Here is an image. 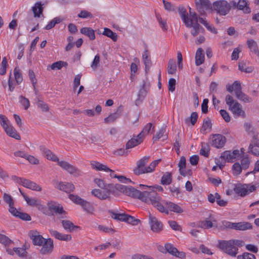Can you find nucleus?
Instances as JSON below:
<instances>
[{
  "label": "nucleus",
  "instance_id": "0eeeda50",
  "mask_svg": "<svg viewBox=\"0 0 259 259\" xmlns=\"http://www.w3.org/2000/svg\"><path fill=\"white\" fill-rule=\"evenodd\" d=\"M230 4L226 1H217L213 4L214 10L221 15H226L230 10Z\"/></svg>",
  "mask_w": 259,
  "mask_h": 259
},
{
  "label": "nucleus",
  "instance_id": "6e6552de",
  "mask_svg": "<svg viewBox=\"0 0 259 259\" xmlns=\"http://www.w3.org/2000/svg\"><path fill=\"white\" fill-rule=\"evenodd\" d=\"M210 140L211 145L217 148H222L226 142L225 137L220 134L212 135Z\"/></svg>",
  "mask_w": 259,
  "mask_h": 259
},
{
  "label": "nucleus",
  "instance_id": "4be33fe9",
  "mask_svg": "<svg viewBox=\"0 0 259 259\" xmlns=\"http://www.w3.org/2000/svg\"><path fill=\"white\" fill-rule=\"evenodd\" d=\"M30 237L35 245L41 246L44 242L46 240L42 236L39 235L38 233L36 231L31 233Z\"/></svg>",
  "mask_w": 259,
  "mask_h": 259
},
{
  "label": "nucleus",
  "instance_id": "20e7f679",
  "mask_svg": "<svg viewBox=\"0 0 259 259\" xmlns=\"http://www.w3.org/2000/svg\"><path fill=\"white\" fill-rule=\"evenodd\" d=\"M149 158L150 156H145L137 161V166L133 170L135 175H140L153 171L156 165L161 160L160 159L154 160L148 166L146 167L145 165L148 163Z\"/></svg>",
  "mask_w": 259,
  "mask_h": 259
},
{
  "label": "nucleus",
  "instance_id": "864d4df0",
  "mask_svg": "<svg viewBox=\"0 0 259 259\" xmlns=\"http://www.w3.org/2000/svg\"><path fill=\"white\" fill-rule=\"evenodd\" d=\"M14 73L16 82L18 84L20 83L22 81L23 77L20 69L18 67H15L14 70Z\"/></svg>",
  "mask_w": 259,
  "mask_h": 259
},
{
  "label": "nucleus",
  "instance_id": "6e6d98bb",
  "mask_svg": "<svg viewBox=\"0 0 259 259\" xmlns=\"http://www.w3.org/2000/svg\"><path fill=\"white\" fill-rule=\"evenodd\" d=\"M164 9L169 12H174L176 11V7L169 2L166 1L165 0L162 1Z\"/></svg>",
  "mask_w": 259,
  "mask_h": 259
},
{
  "label": "nucleus",
  "instance_id": "ea45409f",
  "mask_svg": "<svg viewBox=\"0 0 259 259\" xmlns=\"http://www.w3.org/2000/svg\"><path fill=\"white\" fill-rule=\"evenodd\" d=\"M172 182L171 173L167 172L165 173L161 178V184L163 185H168Z\"/></svg>",
  "mask_w": 259,
  "mask_h": 259
},
{
  "label": "nucleus",
  "instance_id": "37998d69",
  "mask_svg": "<svg viewBox=\"0 0 259 259\" xmlns=\"http://www.w3.org/2000/svg\"><path fill=\"white\" fill-rule=\"evenodd\" d=\"M140 187L142 189L144 190L148 188L149 189V191H154L159 196L160 195L157 193V191L161 192L163 191V188L159 185H155L154 186H148L144 185H140Z\"/></svg>",
  "mask_w": 259,
  "mask_h": 259
},
{
  "label": "nucleus",
  "instance_id": "c9c22d12",
  "mask_svg": "<svg viewBox=\"0 0 259 259\" xmlns=\"http://www.w3.org/2000/svg\"><path fill=\"white\" fill-rule=\"evenodd\" d=\"M235 94L236 97L240 101L244 103H250L252 99L242 92V90L238 91Z\"/></svg>",
  "mask_w": 259,
  "mask_h": 259
},
{
  "label": "nucleus",
  "instance_id": "7c9ffc66",
  "mask_svg": "<svg viewBox=\"0 0 259 259\" xmlns=\"http://www.w3.org/2000/svg\"><path fill=\"white\" fill-rule=\"evenodd\" d=\"M204 62V51L202 48H199L196 51L195 55V64L196 66H199L203 64Z\"/></svg>",
  "mask_w": 259,
  "mask_h": 259
},
{
  "label": "nucleus",
  "instance_id": "0e129e2a",
  "mask_svg": "<svg viewBox=\"0 0 259 259\" xmlns=\"http://www.w3.org/2000/svg\"><path fill=\"white\" fill-rule=\"evenodd\" d=\"M37 106L44 112H48L49 110L48 105L42 101L38 100L36 102Z\"/></svg>",
  "mask_w": 259,
  "mask_h": 259
},
{
  "label": "nucleus",
  "instance_id": "39448f33",
  "mask_svg": "<svg viewBox=\"0 0 259 259\" xmlns=\"http://www.w3.org/2000/svg\"><path fill=\"white\" fill-rule=\"evenodd\" d=\"M256 188V186L250 184L237 183L234 184L233 191L238 196L245 197L250 193L254 192Z\"/></svg>",
  "mask_w": 259,
  "mask_h": 259
},
{
  "label": "nucleus",
  "instance_id": "cd10ccee",
  "mask_svg": "<svg viewBox=\"0 0 259 259\" xmlns=\"http://www.w3.org/2000/svg\"><path fill=\"white\" fill-rule=\"evenodd\" d=\"M189 28H192L191 30V35L195 37L197 36L199 33L204 31V28L200 26L198 22L191 23L190 26H187Z\"/></svg>",
  "mask_w": 259,
  "mask_h": 259
},
{
  "label": "nucleus",
  "instance_id": "603ef678",
  "mask_svg": "<svg viewBox=\"0 0 259 259\" xmlns=\"http://www.w3.org/2000/svg\"><path fill=\"white\" fill-rule=\"evenodd\" d=\"M62 21V19L59 17H56L52 20L45 27L47 30L51 29L53 28L56 24H58Z\"/></svg>",
  "mask_w": 259,
  "mask_h": 259
},
{
  "label": "nucleus",
  "instance_id": "c03bdc74",
  "mask_svg": "<svg viewBox=\"0 0 259 259\" xmlns=\"http://www.w3.org/2000/svg\"><path fill=\"white\" fill-rule=\"evenodd\" d=\"M143 61L145 65V69L147 70L150 68L151 65V60L149 57V52L145 50L143 55Z\"/></svg>",
  "mask_w": 259,
  "mask_h": 259
},
{
  "label": "nucleus",
  "instance_id": "b1692460",
  "mask_svg": "<svg viewBox=\"0 0 259 259\" xmlns=\"http://www.w3.org/2000/svg\"><path fill=\"white\" fill-rule=\"evenodd\" d=\"M19 190L28 205L31 206H38L40 205L41 201L40 200L34 198H30L24 193L22 192L20 189H19Z\"/></svg>",
  "mask_w": 259,
  "mask_h": 259
},
{
  "label": "nucleus",
  "instance_id": "bf43d9fd",
  "mask_svg": "<svg viewBox=\"0 0 259 259\" xmlns=\"http://www.w3.org/2000/svg\"><path fill=\"white\" fill-rule=\"evenodd\" d=\"M100 57L99 54L96 55L93 61L92 62L91 67L94 70H96L99 66Z\"/></svg>",
  "mask_w": 259,
  "mask_h": 259
},
{
  "label": "nucleus",
  "instance_id": "f257e3e1",
  "mask_svg": "<svg viewBox=\"0 0 259 259\" xmlns=\"http://www.w3.org/2000/svg\"><path fill=\"white\" fill-rule=\"evenodd\" d=\"M124 189V194L134 198H137L145 203L152 204L161 212L168 213V211L161 204V197L154 191H140L131 186Z\"/></svg>",
  "mask_w": 259,
  "mask_h": 259
},
{
  "label": "nucleus",
  "instance_id": "f03ea898",
  "mask_svg": "<svg viewBox=\"0 0 259 259\" xmlns=\"http://www.w3.org/2000/svg\"><path fill=\"white\" fill-rule=\"evenodd\" d=\"M41 150L45 154L48 159L54 162H57L58 165L69 174L75 177H78L82 175V172L81 170L67 161L59 160L58 157L50 150L46 148H42Z\"/></svg>",
  "mask_w": 259,
  "mask_h": 259
},
{
  "label": "nucleus",
  "instance_id": "bb28decb",
  "mask_svg": "<svg viewBox=\"0 0 259 259\" xmlns=\"http://www.w3.org/2000/svg\"><path fill=\"white\" fill-rule=\"evenodd\" d=\"M252 229V225L248 222L234 223L233 229L236 231H246Z\"/></svg>",
  "mask_w": 259,
  "mask_h": 259
},
{
  "label": "nucleus",
  "instance_id": "9d476101",
  "mask_svg": "<svg viewBox=\"0 0 259 259\" xmlns=\"http://www.w3.org/2000/svg\"><path fill=\"white\" fill-rule=\"evenodd\" d=\"M196 9L201 15H204L205 11L211 10V4L208 0H197L195 2Z\"/></svg>",
  "mask_w": 259,
  "mask_h": 259
},
{
  "label": "nucleus",
  "instance_id": "5fc2aeb1",
  "mask_svg": "<svg viewBox=\"0 0 259 259\" xmlns=\"http://www.w3.org/2000/svg\"><path fill=\"white\" fill-rule=\"evenodd\" d=\"M233 173L234 176H237L240 175L243 169L239 162L235 163L232 166Z\"/></svg>",
  "mask_w": 259,
  "mask_h": 259
},
{
  "label": "nucleus",
  "instance_id": "49530a36",
  "mask_svg": "<svg viewBox=\"0 0 259 259\" xmlns=\"http://www.w3.org/2000/svg\"><path fill=\"white\" fill-rule=\"evenodd\" d=\"M238 67L240 71L245 73H251L254 69L252 66H247L246 64L243 61L239 62Z\"/></svg>",
  "mask_w": 259,
  "mask_h": 259
},
{
  "label": "nucleus",
  "instance_id": "e2e57ef3",
  "mask_svg": "<svg viewBox=\"0 0 259 259\" xmlns=\"http://www.w3.org/2000/svg\"><path fill=\"white\" fill-rule=\"evenodd\" d=\"M77 16L81 18H93V15L90 12L86 10H81L78 14Z\"/></svg>",
  "mask_w": 259,
  "mask_h": 259
},
{
  "label": "nucleus",
  "instance_id": "1a4fd4ad",
  "mask_svg": "<svg viewBox=\"0 0 259 259\" xmlns=\"http://www.w3.org/2000/svg\"><path fill=\"white\" fill-rule=\"evenodd\" d=\"M150 87V82L147 79L143 80L141 88L138 93V98L136 101V104H139L146 97Z\"/></svg>",
  "mask_w": 259,
  "mask_h": 259
},
{
  "label": "nucleus",
  "instance_id": "79ce46f5",
  "mask_svg": "<svg viewBox=\"0 0 259 259\" xmlns=\"http://www.w3.org/2000/svg\"><path fill=\"white\" fill-rule=\"evenodd\" d=\"M120 112L117 110L116 112L110 114L108 117L104 119V121L106 123H109L115 121L120 116Z\"/></svg>",
  "mask_w": 259,
  "mask_h": 259
},
{
  "label": "nucleus",
  "instance_id": "a878e982",
  "mask_svg": "<svg viewBox=\"0 0 259 259\" xmlns=\"http://www.w3.org/2000/svg\"><path fill=\"white\" fill-rule=\"evenodd\" d=\"M7 135L10 137L19 140L21 139L20 135L17 133L16 129L11 124L4 129Z\"/></svg>",
  "mask_w": 259,
  "mask_h": 259
},
{
  "label": "nucleus",
  "instance_id": "5701e85b",
  "mask_svg": "<svg viewBox=\"0 0 259 259\" xmlns=\"http://www.w3.org/2000/svg\"><path fill=\"white\" fill-rule=\"evenodd\" d=\"M249 151L254 155L259 156V140L255 136L253 137L249 146Z\"/></svg>",
  "mask_w": 259,
  "mask_h": 259
},
{
  "label": "nucleus",
  "instance_id": "052dcab7",
  "mask_svg": "<svg viewBox=\"0 0 259 259\" xmlns=\"http://www.w3.org/2000/svg\"><path fill=\"white\" fill-rule=\"evenodd\" d=\"M156 17L162 30L164 31H166L167 30V26L166 20L162 19L159 15H156Z\"/></svg>",
  "mask_w": 259,
  "mask_h": 259
},
{
  "label": "nucleus",
  "instance_id": "4d7b16f0",
  "mask_svg": "<svg viewBox=\"0 0 259 259\" xmlns=\"http://www.w3.org/2000/svg\"><path fill=\"white\" fill-rule=\"evenodd\" d=\"M0 124L4 129L10 125L11 123L9 120L5 115L0 114Z\"/></svg>",
  "mask_w": 259,
  "mask_h": 259
},
{
  "label": "nucleus",
  "instance_id": "f3484780",
  "mask_svg": "<svg viewBox=\"0 0 259 259\" xmlns=\"http://www.w3.org/2000/svg\"><path fill=\"white\" fill-rule=\"evenodd\" d=\"M49 232L52 236L59 240L69 241L72 239L71 235L70 234H62L53 229L49 230Z\"/></svg>",
  "mask_w": 259,
  "mask_h": 259
},
{
  "label": "nucleus",
  "instance_id": "680f3d73",
  "mask_svg": "<svg viewBox=\"0 0 259 259\" xmlns=\"http://www.w3.org/2000/svg\"><path fill=\"white\" fill-rule=\"evenodd\" d=\"M20 103L23 105L24 109H28L30 106V102L29 100L22 96L20 97Z\"/></svg>",
  "mask_w": 259,
  "mask_h": 259
},
{
  "label": "nucleus",
  "instance_id": "8fccbe9b",
  "mask_svg": "<svg viewBox=\"0 0 259 259\" xmlns=\"http://www.w3.org/2000/svg\"><path fill=\"white\" fill-rule=\"evenodd\" d=\"M209 150V145L206 143H202L200 150V154L207 157L208 156Z\"/></svg>",
  "mask_w": 259,
  "mask_h": 259
},
{
  "label": "nucleus",
  "instance_id": "423d86ee",
  "mask_svg": "<svg viewBox=\"0 0 259 259\" xmlns=\"http://www.w3.org/2000/svg\"><path fill=\"white\" fill-rule=\"evenodd\" d=\"M109 212L112 218L122 222H126L132 225H137L140 223V220L135 217L125 213H119L114 212L113 210H109Z\"/></svg>",
  "mask_w": 259,
  "mask_h": 259
},
{
  "label": "nucleus",
  "instance_id": "338daca9",
  "mask_svg": "<svg viewBox=\"0 0 259 259\" xmlns=\"http://www.w3.org/2000/svg\"><path fill=\"white\" fill-rule=\"evenodd\" d=\"M127 149H124V148H119L116 149L113 151V154L115 156H123L127 155L128 154Z\"/></svg>",
  "mask_w": 259,
  "mask_h": 259
},
{
  "label": "nucleus",
  "instance_id": "58836bf2",
  "mask_svg": "<svg viewBox=\"0 0 259 259\" xmlns=\"http://www.w3.org/2000/svg\"><path fill=\"white\" fill-rule=\"evenodd\" d=\"M83 209L89 214H93L95 211V208L93 205L89 202L84 200L82 204L81 205Z\"/></svg>",
  "mask_w": 259,
  "mask_h": 259
},
{
  "label": "nucleus",
  "instance_id": "2eb2a0df",
  "mask_svg": "<svg viewBox=\"0 0 259 259\" xmlns=\"http://www.w3.org/2000/svg\"><path fill=\"white\" fill-rule=\"evenodd\" d=\"M42 247L40 252L42 254H49L51 253L54 248L53 241L51 238L46 239L41 245Z\"/></svg>",
  "mask_w": 259,
  "mask_h": 259
},
{
  "label": "nucleus",
  "instance_id": "393cba45",
  "mask_svg": "<svg viewBox=\"0 0 259 259\" xmlns=\"http://www.w3.org/2000/svg\"><path fill=\"white\" fill-rule=\"evenodd\" d=\"M48 206L49 209L52 211H53L56 213L62 214L65 213L63 207L60 205L56 203V202L50 201L48 203Z\"/></svg>",
  "mask_w": 259,
  "mask_h": 259
},
{
  "label": "nucleus",
  "instance_id": "473e14b6",
  "mask_svg": "<svg viewBox=\"0 0 259 259\" xmlns=\"http://www.w3.org/2000/svg\"><path fill=\"white\" fill-rule=\"evenodd\" d=\"M61 223L63 228L69 232L73 231L76 228H79V226L74 225L72 222L69 220H62Z\"/></svg>",
  "mask_w": 259,
  "mask_h": 259
},
{
  "label": "nucleus",
  "instance_id": "e433bc0d",
  "mask_svg": "<svg viewBox=\"0 0 259 259\" xmlns=\"http://www.w3.org/2000/svg\"><path fill=\"white\" fill-rule=\"evenodd\" d=\"M32 10L35 17H39L40 15L43 11V7L40 2L36 3L34 6L32 8Z\"/></svg>",
  "mask_w": 259,
  "mask_h": 259
},
{
  "label": "nucleus",
  "instance_id": "a18cd8bd",
  "mask_svg": "<svg viewBox=\"0 0 259 259\" xmlns=\"http://www.w3.org/2000/svg\"><path fill=\"white\" fill-rule=\"evenodd\" d=\"M198 226L203 229H209L212 227V220L211 219H207L204 221L199 222Z\"/></svg>",
  "mask_w": 259,
  "mask_h": 259
},
{
  "label": "nucleus",
  "instance_id": "de8ad7c7",
  "mask_svg": "<svg viewBox=\"0 0 259 259\" xmlns=\"http://www.w3.org/2000/svg\"><path fill=\"white\" fill-rule=\"evenodd\" d=\"M152 127V124L148 123L143 128L141 132L138 135V137H141L142 139L147 135H148Z\"/></svg>",
  "mask_w": 259,
  "mask_h": 259
},
{
  "label": "nucleus",
  "instance_id": "c85d7f7f",
  "mask_svg": "<svg viewBox=\"0 0 259 259\" xmlns=\"http://www.w3.org/2000/svg\"><path fill=\"white\" fill-rule=\"evenodd\" d=\"M186 165V160L184 156H182L180 158V161L178 163V166L179 167V171L180 174L183 176H186L188 174H190L191 172V170H189L188 172L185 170Z\"/></svg>",
  "mask_w": 259,
  "mask_h": 259
},
{
  "label": "nucleus",
  "instance_id": "f704fd0d",
  "mask_svg": "<svg viewBox=\"0 0 259 259\" xmlns=\"http://www.w3.org/2000/svg\"><path fill=\"white\" fill-rule=\"evenodd\" d=\"M247 44L250 50L259 57V50L256 42L253 39H249L247 40Z\"/></svg>",
  "mask_w": 259,
  "mask_h": 259
},
{
  "label": "nucleus",
  "instance_id": "09e8293b",
  "mask_svg": "<svg viewBox=\"0 0 259 259\" xmlns=\"http://www.w3.org/2000/svg\"><path fill=\"white\" fill-rule=\"evenodd\" d=\"M69 198L74 203L79 205L80 206L84 201V199H82L78 196L74 194H70L69 195Z\"/></svg>",
  "mask_w": 259,
  "mask_h": 259
},
{
  "label": "nucleus",
  "instance_id": "72a5a7b5",
  "mask_svg": "<svg viewBox=\"0 0 259 259\" xmlns=\"http://www.w3.org/2000/svg\"><path fill=\"white\" fill-rule=\"evenodd\" d=\"M80 31L81 33L89 37L91 40H94L96 38L95 31L91 27H82Z\"/></svg>",
  "mask_w": 259,
  "mask_h": 259
},
{
  "label": "nucleus",
  "instance_id": "3c124183",
  "mask_svg": "<svg viewBox=\"0 0 259 259\" xmlns=\"http://www.w3.org/2000/svg\"><path fill=\"white\" fill-rule=\"evenodd\" d=\"M67 65V63L66 62L59 61H57L56 62H55L53 63L50 67L51 69L55 70V69H61L63 66H66Z\"/></svg>",
  "mask_w": 259,
  "mask_h": 259
},
{
  "label": "nucleus",
  "instance_id": "412c9836",
  "mask_svg": "<svg viewBox=\"0 0 259 259\" xmlns=\"http://www.w3.org/2000/svg\"><path fill=\"white\" fill-rule=\"evenodd\" d=\"M91 167L97 171H104L105 172H112L113 171L106 165L102 164L96 161H91L90 162Z\"/></svg>",
  "mask_w": 259,
  "mask_h": 259
},
{
  "label": "nucleus",
  "instance_id": "ddd939ff",
  "mask_svg": "<svg viewBox=\"0 0 259 259\" xmlns=\"http://www.w3.org/2000/svg\"><path fill=\"white\" fill-rule=\"evenodd\" d=\"M92 194L101 200L109 199L110 198V191L107 189H95L92 191Z\"/></svg>",
  "mask_w": 259,
  "mask_h": 259
},
{
  "label": "nucleus",
  "instance_id": "aec40b11",
  "mask_svg": "<svg viewBox=\"0 0 259 259\" xmlns=\"http://www.w3.org/2000/svg\"><path fill=\"white\" fill-rule=\"evenodd\" d=\"M57 188L65 192L70 193L74 191L75 187L71 183L61 182L58 183Z\"/></svg>",
  "mask_w": 259,
  "mask_h": 259
},
{
  "label": "nucleus",
  "instance_id": "9b49d317",
  "mask_svg": "<svg viewBox=\"0 0 259 259\" xmlns=\"http://www.w3.org/2000/svg\"><path fill=\"white\" fill-rule=\"evenodd\" d=\"M161 204L168 211L169 210L177 213H181L183 212V209L177 204L170 201L164 202L161 198Z\"/></svg>",
  "mask_w": 259,
  "mask_h": 259
},
{
  "label": "nucleus",
  "instance_id": "a19ab883",
  "mask_svg": "<svg viewBox=\"0 0 259 259\" xmlns=\"http://www.w3.org/2000/svg\"><path fill=\"white\" fill-rule=\"evenodd\" d=\"M177 69L176 61L174 59H170L167 64V72L169 74L175 73Z\"/></svg>",
  "mask_w": 259,
  "mask_h": 259
},
{
  "label": "nucleus",
  "instance_id": "774afa93",
  "mask_svg": "<svg viewBox=\"0 0 259 259\" xmlns=\"http://www.w3.org/2000/svg\"><path fill=\"white\" fill-rule=\"evenodd\" d=\"M255 256L253 254L244 252L241 255H238L237 259H255Z\"/></svg>",
  "mask_w": 259,
  "mask_h": 259
},
{
  "label": "nucleus",
  "instance_id": "69168bd1",
  "mask_svg": "<svg viewBox=\"0 0 259 259\" xmlns=\"http://www.w3.org/2000/svg\"><path fill=\"white\" fill-rule=\"evenodd\" d=\"M12 241L5 235L0 234V243L5 246L8 245L12 243Z\"/></svg>",
  "mask_w": 259,
  "mask_h": 259
},
{
  "label": "nucleus",
  "instance_id": "4c0bfd02",
  "mask_svg": "<svg viewBox=\"0 0 259 259\" xmlns=\"http://www.w3.org/2000/svg\"><path fill=\"white\" fill-rule=\"evenodd\" d=\"M102 34L110 38L113 41H116L117 40V35L115 32H113L111 29L108 28H104Z\"/></svg>",
  "mask_w": 259,
  "mask_h": 259
},
{
  "label": "nucleus",
  "instance_id": "6ab92c4d",
  "mask_svg": "<svg viewBox=\"0 0 259 259\" xmlns=\"http://www.w3.org/2000/svg\"><path fill=\"white\" fill-rule=\"evenodd\" d=\"M229 109L234 115L237 116L245 117V112L242 109L241 104L238 102H235V104L229 107Z\"/></svg>",
  "mask_w": 259,
  "mask_h": 259
},
{
  "label": "nucleus",
  "instance_id": "13d9d810",
  "mask_svg": "<svg viewBox=\"0 0 259 259\" xmlns=\"http://www.w3.org/2000/svg\"><path fill=\"white\" fill-rule=\"evenodd\" d=\"M8 65L7 60L6 57H4L1 63V67L0 68V74L4 75L6 73V69Z\"/></svg>",
  "mask_w": 259,
  "mask_h": 259
},
{
  "label": "nucleus",
  "instance_id": "dca6fc26",
  "mask_svg": "<svg viewBox=\"0 0 259 259\" xmlns=\"http://www.w3.org/2000/svg\"><path fill=\"white\" fill-rule=\"evenodd\" d=\"M230 4L234 7H237L238 9L241 10L244 13L248 14L251 11L247 6V2L245 0H239L237 3L235 1H232Z\"/></svg>",
  "mask_w": 259,
  "mask_h": 259
},
{
  "label": "nucleus",
  "instance_id": "2f4dec72",
  "mask_svg": "<svg viewBox=\"0 0 259 259\" xmlns=\"http://www.w3.org/2000/svg\"><path fill=\"white\" fill-rule=\"evenodd\" d=\"M143 141V139L138 136L136 138H132L126 144V149L132 148L139 144Z\"/></svg>",
  "mask_w": 259,
  "mask_h": 259
},
{
  "label": "nucleus",
  "instance_id": "f8f14e48",
  "mask_svg": "<svg viewBox=\"0 0 259 259\" xmlns=\"http://www.w3.org/2000/svg\"><path fill=\"white\" fill-rule=\"evenodd\" d=\"M150 225L151 230L155 233H159L162 230L163 225L157 218L149 214Z\"/></svg>",
  "mask_w": 259,
  "mask_h": 259
},
{
  "label": "nucleus",
  "instance_id": "c756f323",
  "mask_svg": "<svg viewBox=\"0 0 259 259\" xmlns=\"http://www.w3.org/2000/svg\"><path fill=\"white\" fill-rule=\"evenodd\" d=\"M178 11L183 22L186 26H190L191 23L189 22V18L187 15L186 10L183 7H179Z\"/></svg>",
  "mask_w": 259,
  "mask_h": 259
},
{
  "label": "nucleus",
  "instance_id": "a211bd4d",
  "mask_svg": "<svg viewBox=\"0 0 259 259\" xmlns=\"http://www.w3.org/2000/svg\"><path fill=\"white\" fill-rule=\"evenodd\" d=\"M239 154V153L238 150H234L232 152L230 151H225L222 153L221 158L228 162H232Z\"/></svg>",
  "mask_w": 259,
  "mask_h": 259
},
{
  "label": "nucleus",
  "instance_id": "4468645a",
  "mask_svg": "<svg viewBox=\"0 0 259 259\" xmlns=\"http://www.w3.org/2000/svg\"><path fill=\"white\" fill-rule=\"evenodd\" d=\"M165 248L166 252L170 254L180 258H185L186 257V254L182 251H179L177 248L174 246L173 245L167 243L165 245Z\"/></svg>",
  "mask_w": 259,
  "mask_h": 259
},
{
  "label": "nucleus",
  "instance_id": "7ed1b4c3",
  "mask_svg": "<svg viewBox=\"0 0 259 259\" xmlns=\"http://www.w3.org/2000/svg\"><path fill=\"white\" fill-rule=\"evenodd\" d=\"M244 245V242L242 240H219L218 247L229 255L235 257L238 252V247Z\"/></svg>",
  "mask_w": 259,
  "mask_h": 259
}]
</instances>
